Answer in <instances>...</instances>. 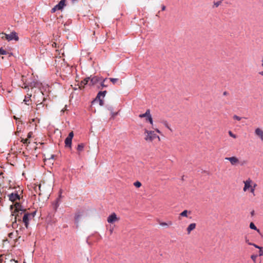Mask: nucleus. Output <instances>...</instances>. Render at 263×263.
I'll list each match as a JSON object with an SVG mask.
<instances>
[{
    "label": "nucleus",
    "instance_id": "nucleus-1",
    "mask_svg": "<svg viewBox=\"0 0 263 263\" xmlns=\"http://www.w3.org/2000/svg\"><path fill=\"white\" fill-rule=\"evenodd\" d=\"M23 190L18 187V190L15 189L14 192L8 195L9 200L14 202L17 200H20L21 197H23Z\"/></svg>",
    "mask_w": 263,
    "mask_h": 263
},
{
    "label": "nucleus",
    "instance_id": "nucleus-2",
    "mask_svg": "<svg viewBox=\"0 0 263 263\" xmlns=\"http://www.w3.org/2000/svg\"><path fill=\"white\" fill-rule=\"evenodd\" d=\"M99 81V78L98 77L95 76L93 77H87L81 82L80 87H84L86 84H88L89 86H93L96 84Z\"/></svg>",
    "mask_w": 263,
    "mask_h": 263
},
{
    "label": "nucleus",
    "instance_id": "nucleus-3",
    "mask_svg": "<svg viewBox=\"0 0 263 263\" xmlns=\"http://www.w3.org/2000/svg\"><path fill=\"white\" fill-rule=\"evenodd\" d=\"M145 138L144 139L147 142H152L155 139L158 138L160 140V138L157 136L153 131H149L147 129L144 130Z\"/></svg>",
    "mask_w": 263,
    "mask_h": 263
},
{
    "label": "nucleus",
    "instance_id": "nucleus-4",
    "mask_svg": "<svg viewBox=\"0 0 263 263\" xmlns=\"http://www.w3.org/2000/svg\"><path fill=\"white\" fill-rule=\"evenodd\" d=\"M15 210L14 213H16V214L15 216V221L13 222L12 223L13 227H14L15 226V224H16V220L17 219L18 220V221H21V219L20 218L19 214H22L23 213H24L25 212V210H22V209H21V205H20V204L19 203L16 202L15 204Z\"/></svg>",
    "mask_w": 263,
    "mask_h": 263
},
{
    "label": "nucleus",
    "instance_id": "nucleus-5",
    "mask_svg": "<svg viewBox=\"0 0 263 263\" xmlns=\"http://www.w3.org/2000/svg\"><path fill=\"white\" fill-rule=\"evenodd\" d=\"M0 37L2 39H5L8 40V41L11 40L18 41V37L17 35V33L15 32H12L10 34H6L4 33H0Z\"/></svg>",
    "mask_w": 263,
    "mask_h": 263
},
{
    "label": "nucleus",
    "instance_id": "nucleus-6",
    "mask_svg": "<svg viewBox=\"0 0 263 263\" xmlns=\"http://www.w3.org/2000/svg\"><path fill=\"white\" fill-rule=\"evenodd\" d=\"M35 213V212L31 213H24L22 221L24 223L26 228H28V227L29 220L34 217Z\"/></svg>",
    "mask_w": 263,
    "mask_h": 263
},
{
    "label": "nucleus",
    "instance_id": "nucleus-7",
    "mask_svg": "<svg viewBox=\"0 0 263 263\" xmlns=\"http://www.w3.org/2000/svg\"><path fill=\"white\" fill-rule=\"evenodd\" d=\"M66 5V0H61L57 5L52 8L51 11L52 13H54L57 10H62Z\"/></svg>",
    "mask_w": 263,
    "mask_h": 263
},
{
    "label": "nucleus",
    "instance_id": "nucleus-8",
    "mask_svg": "<svg viewBox=\"0 0 263 263\" xmlns=\"http://www.w3.org/2000/svg\"><path fill=\"white\" fill-rule=\"evenodd\" d=\"M225 160L229 161L231 164L233 166L237 165L240 163L239 159L235 156L226 157Z\"/></svg>",
    "mask_w": 263,
    "mask_h": 263
},
{
    "label": "nucleus",
    "instance_id": "nucleus-9",
    "mask_svg": "<svg viewBox=\"0 0 263 263\" xmlns=\"http://www.w3.org/2000/svg\"><path fill=\"white\" fill-rule=\"evenodd\" d=\"M120 218L117 217V214L115 213H112L110 215L107 219V221L109 223H113L116 221H118Z\"/></svg>",
    "mask_w": 263,
    "mask_h": 263
},
{
    "label": "nucleus",
    "instance_id": "nucleus-10",
    "mask_svg": "<svg viewBox=\"0 0 263 263\" xmlns=\"http://www.w3.org/2000/svg\"><path fill=\"white\" fill-rule=\"evenodd\" d=\"M243 183L245 184L243 188V192H246L248 190H250L252 186V181L250 179H248L247 180L244 181Z\"/></svg>",
    "mask_w": 263,
    "mask_h": 263
},
{
    "label": "nucleus",
    "instance_id": "nucleus-11",
    "mask_svg": "<svg viewBox=\"0 0 263 263\" xmlns=\"http://www.w3.org/2000/svg\"><path fill=\"white\" fill-rule=\"evenodd\" d=\"M106 92L107 91L106 90L103 91H100L97 95V99H98L99 100L100 105L101 106H102L104 104V102L102 99H101V97H104Z\"/></svg>",
    "mask_w": 263,
    "mask_h": 263
},
{
    "label": "nucleus",
    "instance_id": "nucleus-12",
    "mask_svg": "<svg viewBox=\"0 0 263 263\" xmlns=\"http://www.w3.org/2000/svg\"><path fill=\"white\" fill-rule=\"evenodd\" d=\"M254 133L256 136L258 137L261 141H263V130L261 128H256Z\"/></svg>",
    "mask_w": 263,
    "mask_h": 263
},
{
    "label": "nucleus",
    "instance_id": "nucleus-13",
    "mask_svg": "<svg viewBox=\"0 0 263 263\" xmlns=\"http://www.w3.org/2000/svg\"><path fill=\"white\" fill-rule=\"evenodd\" d=\"M196 227V224L195 223H192L189 225L187 228H186V231L188 234H190L192 231L194 230Z\"/></svg>",
    "mask_w": 263,
    "mask_h": 263
},
{
    "label": "nucleus",
    "instance_id": "nucleus-14",
    "mask_svg": "<svg viewBox=\"0 0 263 263\" xmlns=\"http://www.w3.org/2000/svg\"><path fill=\"white\" fill-rule=\"evenodd\" d=\"M65 144L66 147H71L72 139L67 137L65 140Z\"/></svg>",
    "mask_w": 263,
    "mask_h": 263
},
{
    "label": "nucleus",
    "instance_id": "nucleus-15",
    "mask_svg": "<svg viewBox=\"0 0 263 263\" xmlns=\"http://www.w3.org/2000/svg\"><path fill=\"white\" fill-rule=\"evenodd\" d=\"M191 212L186 210H184L181 213L179 214V219H180V217H187L188 214H191Z\"/></svg>",
    "mask_w": 263,
    "mask_h": 263
},
{
    "label": "nucleus",
    "instance_id": "nucleus-16",
    "mask_svg": "<svg viewBox=\"0 0 263 263\" xmlns=\"http://www.w3.org/2000/svg\"><path fill=\"white\" fill-rule=\"evenodd\" d=\"M59 202H60V198H57L55 201H54L52 203V206H53V209L55 210V211H57L58 208L59 207Z\"/></svg>",
    "mask_w": 263,
    "mask_h": 263
},
{
    "label": "nucleus",
    "instance_id": "nucleus-17",
    "mask_svg": "<svg viewBox=\"0 0 263 263\" xmlns=\"http://www.w3.org/2000/svg\"><path fill=\"white\" fill-rule=\"evenodd\" d=\"M159 224L162 227H169L173 225V222L171 221H168L167 222H160Z\"/></svg>",
    "mask_w": 263,
    "mask_h": 263
},
{
    "label": "nucleus",
    "instance_id": "nucleus-18",
    "mask_svg": "<svg viewBox=\"0 0 263 263\" xmlns=\"http://www.w3.org/2000/svg\"><path fill=\"white\" fill-rule=\"evenodd\" d=\"M85 145L84 143H80L78 144L77 149L78 152L79 154H80V152H82L84 149Z\"/></svg>",
    "mask_w": 263,
    "mask_h": 263
},
{
    "label": "nucleus",
    "instance_id": "nucleus-19",
    "mask_svg": "<svg viewBox=\"0 0 263 263\" xmlns=\"http://www.w3.org/2000/svg\"><path fill=\"white\" fill-rule=\"evenodd\" d=\"M150 114V110L148 109L146 110V112L144 114L139 115V117L140 118H146Z\"/></svg>",
    "mask_w": 263,
    "mask_h": 263
},
{
    "label": "nucleus",
    "instance_id": "nucleus-20",
    "mask_svg": "<svg viewBox=\"0 0 263 263\" xmlns=\"http://www.w3.org/2000/svg\"><path fill=\"white\" fill-rule=\"evenodd\" d=\"M22 81L23 82V85L21 86V85H20V86H21L22 88L24 87L25 88H26L27 87H28L29 86L28 85H26V83L27 82V81L24 80V76H22Z\"/></svg>",
    "mask_w": 263,
    "mask_h": 263
},
{
    "label": "nucleus",
    "instance_id": "nucleus-21",
    "mask_svg": "<svg viewBox=\"0 0 263 263\" xmlns=\"http://www.w3.org/2000/svg\"><path fill=\"white\" fill-rule=\"evenodd\" d=\"M146 121H148L151 125H153V119H152V116L151 115V114H149V115L145 119Z\"/></svg>",
    "mask_w": 263,
    "mask_h": 263
},
{
    "label": "nucleus",
    "instance_id": "nucleus-22",
    "mask_svg": "<svg viewBox=\"0 0 263 263\" xmlns=\"http://www.w3.org/2000/svg\"><path fill=\"white\" fill-rule=\"evenodd\" d=\"M250 228L251 229L256 230L258 232H259V230L257 229L256 227L255 226L253 222H251L250 224Z\"/></svg>",
    "mask_w": 263,
    "mask_h": 263
},
{
    "label": "nucleus",
    "instance_id": "nucleus-23",
    "mask_svg": "<svg viewBox=\"0 0 263 263\" xmlns=\"http://www.w3.org/2000/svg\"><path fill=\"white\" fill-rule=\"evenodd\" d=\"M30 97H31V96H25V98L23 101L25 102V103L26 104H27V105L29 104V103L28 102L30 100Z\"/></svg>",
    "mask_w": 263,
    "mask_h": 263
},
{
    "label": "nucleus",
    "instance_id": "nucleus-24",
    "mask_svg": "<svg viewBox=\"0 0 263 263\" xmlns=\"http://www.w3.org/2000/svg\"><path fill=\"white\" fill-rule=\"evenodd\" d=\"M44 107V104H43L42 102L40 103H39L36 105V110H39L41 108H43Z\"/></svg>",
    "mask_w": 263,
    "mask_h": 263
},
{
    "label": "nucleus",
    "instance_id": "nucleus-25",
    "mask_svg": "<svg viewBox=\"0 0 263 263\" xmlns=\"http://www.w3.org/2000/svg\"><path fill=\"white\" fill-rule=\"evenodd\" d=\"M163 124L164 125V126L167 128L169 130H170L171 131H172V128L170 127V126H169L167 122L166 121H164L163 122Z\"/></svg>",
    "mask_w": 263,
    "mask_h": 263
},
{
    "label": "nucleus",
    "instance_id": "nucleus-26",
    "mask_svg": "<svg viewBox=\"0 0 263 263\" xmlns=\"http://www.w3.org/2000/svg\"><path fill=\"white\" fill-rule=\"evenodd\" d=\"M21 142H23L24 144H29L30 143L29 140L27 138L26 139H22Z\"/></svg>",
    "mask_w": 263,
    "mask_h": 263
},
{
    "label": "nucleus",
    "instance_id": "nucleus-27",
    "mask_svg": "<svg viewBox=\"0 0 263 263\" xmlns=\"http://www.w3.org/2000/svg\"><path fill=\"white\" fill-rule=\"evenodd\" d=\"M134 185H135V187L138 188L140 187L142 185L141 183L138 181L134 182Z\"/></svg>",
    "mask_w": 263,
    "mask_h": 263
},
{
    "label": "nucleus",
    "instance_id": "nucleus-28",
    "mask_svg": "<svg viewBox=\"0 0 263 263\" xmlns=\"http://www.w3.org/2000/svg\"><path fill=\"white\" fill-rule=\"evenodd\" d=\"M256 184H254L253 186H251V187L250 189V192L253 194H254V191H255V188L256 186Z\"/></svg>",
    "mask_w": 263,
    "mask_h": 263
},
{
    "label": "nucleus",
    "instance_id": "nucleus-29",
    "mask_svg": "<svg viewBox=\"0 0 263 263\" xmlns=\"http://www.w3.org/2000/svg\"><path fill=\"white\" fill-rule=\"evenodd\" d=\"M228 134L230 137H231L234 139H236L237 138V136L236 135L234 134L231 130L229 131Z\"/></svg>",
    "mask_w": 263,
    "mask_h": 263
},
{
    "label": "nucleus",
    "instance_id": "nucleus-30",
    "mask_svg": "<svg viewBox=\"0 0 263 263\" xmlns=\"http://www.w3.org/2000/svg\"><path fill=\"white\" fill-rule=\"evenodd\" d=\"M248 245H251V246H253L254 247H255L256 248H257V249H262V248L261 247H260L259 246L254 244V243H251V242H248Z\"/></svg>",
    "mask_w": 263,
    "mask_h": 263
},
{
    "label": "nucleus",
    "instance_id": "nucleus-31",
    "mask_svg": "<svg viewBox=\"0 0 263 263\" xmlns=\"http://www.w3.org/2000/svg\"><path fill=\"white\" fill-rule=\"evenodd\" d=\"M109 80L113 84H115L118 81V79H117V78H109Z\"/></svg>",
    "mask_w": 263,
    "mask_h": 263
},
{
    "label": "nucleus",
    "instance_id": "nucleus-32",
    "mask_svg": "<svg viewBox=\"0 0 263 263\" xmlns=\"http://www.w3.org/2000/svg\"><path fill=\"white\" fill-rule=\"evenodd\" d=\"M6 54H7V51L5 50H4L2 48H0V54L5 55Z\"/></svg>",
    "mask_w": 263,
    "mask_h": 263
},
{
    "label": "nucleus",
    "instance_id": "nucleus-33",
    "mask_svg": "<svg viewBox=\"0 0 263 263\" xmlns=\"http://www.w3.org/2000/svg\"><path fill=\"white\" fill-rule=\"evenodd\" d=\"M221 3V1H218L214 3V6L215 7H218Z\"/></svg>",
    "mask_w": 263,
    "mask_h": 263
},
{
    "label": "nucleus",
    "instance_id": "nucleus-34",
    "mask_svg": "<svg viewBox=\"0 0 263 263\" xmlns=\"http://www.w3.org/2000/svg\"><path fill=\"white\" fill-rule=\"evenodd\" d=\"M233 118L235 120L240 121L241 119V118L237 116V115H234L233 117Z\"/></svg>",
    "mask_w": 263,
    "mask_h": 263
},
{
    "label": "nucleus",
    "instance_id": "nucleus-35",
    "mask_svg": "<svg viewBox=\"0 0 263 263\" xmlns=\"http://www.w3.org/2000/svg\"><path fill=\"white\" fill-rule=\"evenodd\" d=\"M107 80V78H105L103 80V81L101 83V85L102 87H106L107 85L104 84L105 81Z\"/></svg>",
    "mask_w": 263,
    "mask_h": 263
},
{
    "label": "nucleus",
    "instance_id": "nucleus-36",
    "mask_svg": "<svg viewBox=\"0 0 263 263\" xmlns=\"http://www.w3.org/2000/svg\"><path fill=\"white\" fill-rule=\"evenodd\" d=\"M73 132H71L70 133H69L68 136V138H71L72 139L73 137Z\"/></svg>",
    "mask_w": 263,
    "mask_h": 263
},
{
    "label": "nucleus",
    "instance_id": "nucleus-37",
    "mask_svg": "<svg viewBox=\"0 0 263 263\" xmlns=\"http://www.w3.org/2000/svg\"><path fill=\"white\" fill-rule=\"evenodd\" d=\"M33 133L32 132H29L27 135V139L29 140L32 137Z\"/></svg>",
    "mask_w": 263,
    "mask_h": 263
},
{
    "label": "nucleus",
    "instance_id": "nucleus-38",
    "mask_svg": "<svg viewBox=\"0 0 263 263\" xmlns=\"http://www.w3.org/2000/svg\"><path fill=\"white\" fill-rule=\"evenodd\" d=\"M257 256L255 255H252L251 257V259L254 261H255L256 259Z\"/></svg>",
    "mask_w": 263,
    "mask_h": 263
},
{
    "label": "nucleus",
    "instance_id": "nucleus-39",
    "mask_svg": "<svg viewBox=\"0 0 263 263\" xmlns=\"http://www.w3.org/2000/svg\"><path fill=\"white\" fill-rule=\"evenodd\" d=\"M81 217V215H79V214H77L75 216V219L76 221H78L79 218H80Z\"/></svg>",
    "mask_w": 263,
    "mask_h": 263
},
{
    "label": "nucleus",
    "instance_id": "nucleus-40",
    "mask_svg": "<svg viewBox=\"0 0 263 263\" xmlns=\"http://www.w3.org/2000/svg\"><path fill=\"white\" fill-rule=\"evenodd\" d=\"M259 255V256H262V255H263V252H262V251L261 250V249H260Z\"/></svg>",
    "mask_w": 263,
    "mask_h": 263
},
{
    "label": "nucleus",
    "instance_id": "nucleus-41",
    "mask_svg": "<svg viewBox=\"0 0 263 263\" xmlns=\"http://www.w3.org/2000/svg\"><path fill=\"white\" fill-rule=\"evenodd\" d=\"M166 9V7L164 5H162L161 7L162 11H164Z\"/></svg>",
    "mask_w": 263,
    "mask_h": 263
},
{
    "label": "nucleus",
    "instance_id": "nucleus-42",
    "mask_svg": "<svg viewBox=\"0 0 263 263\" xmlns=\"http://www.w3.org/2000/svg\"><path fill=\"white\" fill-rule=\"evenodd\" d=\"M29 86L32 87H34L35 86V84L34 83L33 84L31 83L30 85H29Z\"/></svg>",
    "mask_w": 263,
    "mask_h": 263
},
{
    "label": "nucleus",
    "instance_id": "nucleus-43",
    "mask_svg": "<svg viewBox=\"0 0 263 263\" xmlns=\"http://www.w3.org/2000/svg\"><path fill=\"white\" fill-rule=\"evenodd\" d=\"M155 130H156L158 133H159V134H160V133H161L160 131L158 129H157V128L155 129Z\"/></svg>",
    "mask_w": 263,
    "mask_h": 263
},
{
    "label": "nucleus",
    "instance_id": "nucleus-44",
    "mask_svg": "<svg viewBox=\"0 0 263 263\" xmlns=\"http://www.w3.org/2000/svg\"><path fill=\"white\" fill-rule=\"evenodd\" d=\"M117 112H116V113H112V117H114L115 116H116L117 115Z\"/></svg>",
    "mask_w": 263,
    "mask_h": 263
},
{
    "label": "nucleus",
    "instance_id": "nucleus-45",
    "mask_svg": "<svg viewBox=\"0 0 263 263\" xmlns=\"http://www.w3.org/2000/svg\"><path fill=\"white\" fill-rule=\"evenodd\" d=\"M251 215H252V216H253V215H254V211H252V212H251Z\"/></svg>",
    "mask_w": 263,
    "mask_h": 263
},
{
    "label": "nucleus",
    "instance_id": "nucleus-46",
    "mask_svg": "<svg viewBox=\"0 0 263 263\" xmlns=\"http://www.w3.org/2000/svg\"><path fill=\"white\" fill-rule=\"evenodd\" d=\"M261 76H263V71H261V72H259V73Z\"/></svg>",
    "mask_w": 263,
    "mask_h": 263
},
{
    "label": "nucleus",
    "instance_id": "nucleus-47",
    "mask_svg": "<svg viewBox=\"0 0 263 263\" xmlns=\"http://www.w3.org/2000/svg\"><path fill=\"white\" fill-rule=\"evenodd\" d=\"M246 242L248 244V242H249V240H248V239H246Z\"/></svg>",
    "mask_w": 263,
    "mask_h": 263
},
{
    "label": "nucleus",
    "instance_id": "nucleus-48",
    "mask_svg": "<svg viewBox=\"0 0 263 263\" xmlns=\"http://www.w3.org/2000/svg\"><path fill=\"white\" fill-rule=\"evenodd\" d=\"M227 92L226 91H224V92H223V95H227Z\"/></svg>",
    "mask_w": 263,
    "mask_h": 263
},
{
    "label": "nucleus",
    "instance_id": "nucleus-49",
    "mask_svg": "<svg viewBox=\"0 0 263 263\" xmlns=\"http://www.w3.org/2000/svg\"><path fill=\"white\" fill-rule=\"evenodd\" d=\"M14 118L16 120H17V118H16L15 116H14Z\"/></svg>",
    "mask_w": 263,
    "mask_h": 263
},
{
    "label": "nucleus",
    "instance_id": "nucleus-50",
    "mask_svg": "<svg viewBox=\"0 0 263 263\" xmlns=\"http://www.w3.org/2000/svg\"><path fill=\"white\" fill-rule=\"evenodd\" d=\"M13 263H17L16 261H13Z\"/></svg>",
    "mask_w": 263,
    "mask_h": 263
},
{
    "label": "nucleus",
    "instance_id": "nucleus-51",
    "mask_svg": "<svg viewBox=\"0 0 263 263\" xmlns=\"http://www.w3.org/2000/svg\"><path fill=\"white\" fill-rule=\"evenodd\" d=\"M32 121L34 122V119H32Z\"/></svg>",
    "mask_w": 263,
    "mask_h": 263
},
{
    "label": "nucleus",
    "instance_id": "nucleus-52",
    "mask_svg": "<svg viewBox=\"0 0 263 263\" xmlns=\"http://www.w3.org/2000/svg\"><path fill=\"white\" fill-rule=\"evenodd\" d=\"M54 157L53 155H51V158H53Z\"/></svg>",
    "mask_w": 263,
    "mask_h": 263
},
{
    "label": "nucleus",
    "instance_id": "nucleus-53",
    "mask_svg": "<svg viewBox=\"0 0 263 263\" xmlns=\"http://www.w3.org/2000/svg\"><path fill=\"white\" fill-rule=\"evenodd\" d=\"M261 66L263 67V63L261 64Z\"/></svg>",
    "mask_w": 263,
    "mask_h": 263
},
{
    "label": "nucleus",
    "instance_id": "nucleus-54",
    "mask_svg": "<svg viewBox=\"0 0 263 263\" xmlns=\"http://www.w3.org/2000/svg\"><path fill=\"white\" fill-rule=\"evenodd\" d=\"M12 234V233H10L9 235L10 236V235H11Z\"/></svg>",
    "mask_w": 263,
    "mask_h": 263
},
{
    "label": "nucleus",
    "instance_id": "nucleus-55",
    "mask_svg": "<svg viewBox=\"0 0 263 263\" xmlns=\"http://www.w3.org/2000/svg\"><path fill=\"white\" fill-rule=\"evenodd\" d=\"M262 63H263V59L261 60Z\"/></svg>",
    "mask_w": 263,
    "mask_h": 263
}]
</instances>
